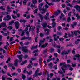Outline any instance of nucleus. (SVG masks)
Here are the masks:
<instances>
[{"mask_svg":"<svg viewBox=\"0 0 80 80\" xmlns=\"http://www.w3.org/2000/svg\"><path fill=\"white\" fill-rule=\"evenodd\" d=\"M72 12L74 15H76L77 14H76L75 13V9H72Z\"/></svg>","mask_w":80,"mask_h":80,"instance_id":"8fccbe9b","label":"nucleus"},{"mask_svg":"<svg viewBox=\"0 0 80 80\" xmlns=\"http://www.w3.org/2000/svg\"><path fill=\"white\" fill-rule=\"evenodd\" d=\"M38 11V10L37 8L35 9L33 11V12H34V14H35V13H37V12Z\"/></svg>","mask_w":80,"mask_h":80,"instance_id":"e433bc0d","label":"nucleus"},{"mask_svg":"<svg viewBox=\"0 0 80 80\" xmlns=\"http://www.w3.org/2000/svg\"><path fill=\"white\" fill-rule=\"evenodd\" d=\"M74 64H72L71 66L72 67H76V65H77V62H74L73 63Z\"/></svg>","mask_w":80,"mask_h":80,"instance_id":"72a5a7b5","label":"nucleus"},{"mask_svg":"<svg viewBox=\"0 0 80 80\" xmlns=\"http://www.w3.org/2000/svg\"><path fill=\"white\" fill-rule=\"evenodd\" d=\"M68 53L66 51H65V52H64V51H62L61 52V55L62 56H63V55H64V54H65V55H68Z\"/></svg>","mask_w":80,"mask_h":80,"instance_id":"aec40b11","label":"nucleus"},{"mask_svg":"<svg viewBox=\"0 0 80 80\" xmlns=\"http://www.w3.org/2000/svg\"><path fill=\"white\" fill-rule=\"evenodd\" d=\"M52 46L54 48H55V47H56L57 48H60V46L58 45H57V44H56L54 42V43H52Z\"/></svg>","mask_w":80,"mask_h":80,"instance_id":"6e6552de","label":"nucleus"},{"mask_svg":"<svg viewBox=\"0 0 80 80\" xmlns=\"http://www.w3.org/2000/svg\"><path fill=\"white\" fill-rule=\"evenodd\" d=\"M4 27L5 28H7V26H6V23L5 22H2L0 24V28H1L2 27Z\"/></svg>","mask_w":80,"mask_h":80,"instance_id":"39448f33","label":"nucleus"},{"mask_svg":"<svg viewBox=\"0 0 80 80\" xmlns=\"http://www.w3.org/2000/svg\"><path fill=\"white\" fill-rule=\"evenodd\" d=\"M57 35H62V33H61L60 32H57Z\"/></svg>","mask_w":80,"mask_h":80,"instance_id":"774afa93","label":"nucleus"},{"mask_svg":"<svg viewBox=\"0 0 80 80\" xmlns=\"http://www.w3.org/2000/svg\"><path fill=\"white\" fill-rule=\"evenodd\" d=\"M6 18H8V19H7L6 18H3L4 20L6 21V20H7L8 21L9 20H11V17H10V16L9 15H8L6 16Z\"/></svg>","mask_w":80,"mask_h":80,"instance_id":"9b49d317","label":"nucleus"},{"mask_svg":"<svg viewBox=\"0 0 80 80\" xmlns=\"http://www.w3.org/2000/svg\"><path fill=\"white\" fill-rule=\"evenodd\" d=\"M54 70H57V69H58V68H57V65H55L54 66Z\"/></svg>","mask_w":80,"mask_h":80,"instance_id":"bf43d9fd","label":"nucleus"},{"mask_svg":"<svg viewBox=\"0 0 80 80\" xmlns=\"http://www.w3.org/2000/svg\"><path fill=\"white\" fill-rule=\"evenodd\" d=\"M12 30L13 31V32H12L11 33H12V34H15V32L16 30L15 29H13Z\"/></svg>","mask_w":80,"mask_h":80,"instance_id":"e2e57ef3","label":"nucleus"},{"mask_svg":"<svg viewBox=\"0 0 80 80\" xmlns=\"http://www.w3.org/2000/svg\"><path fill=\"white\" fill-rule=\"evenodd\" d=\"M55 51V49L53 48H50L49 52L50 53H52Z\"/></svg>","mask_w":80,"mask_h":80,"instance_id":"4be33fe9","label":"nucleus"},{"mask_svg":"<svg viewBox=\"0 0 80 80\" xmlns=\"http://www.w3.org/2000/svg\"><path fill=\"white\" fill-rule=\"evenodd\" d=\"M38 15L41 20L42 22H43V18H44L45 20H48L50 18L48 17L47 16V15L44 16V17H43V15H41L40 14H38Z\"/></svg>","mask_w":80,"mask_h":80,"instance_id":"f03ea898","label":"nucleus"},{"mask_svg":"<svg viewBox=\"0 0 80 80\" xmlns=\"http://www.w3.org/2000/svg\"><path fill=\"white\" fill-rule=\"evenodd\" d=\"M2 13L3 15H8L9 13H8L7 12H2Z\"/></svg>","mask_w":80,"mask_h":80,"instance_id":"bb28decb","label":"nucleus"},{"mask_svg":"<svg viewBox=\"0 0 80 80\" xmlns=\"http://www.w3.org/2000/svg\"><path fill=\"white\" fill-rule=\"evenodd\" d=\"M73 45L72 43H70L69 44H67L66 47H73Z\"/></svg>","mask_w":80,"mask_h":80,"instance_id":"ea45409f","label":"nucleus"},{"mask_svg":"<svg viewBox=\"0 0 80 80\" xmlns=\"http://www.w3.org/2000/svg\"><path fill=\"white\" fill-rule=\"evenodd\" d=\"M26 72V73L28 75H32V70H30L29 71V72H28V71H26V70H24L23 71L24 73H25Z\"/></svg>","mask_w":80,"mask_h":80,"instance_id":"423d86ee","label":"nucleus"},{"mask_svg":"<svg viewBox=\"0 0 80 80\" xmlns=\"http://www.w3.org/2000/svg\"><path fill=\"white\" fill-rule=\"evenodd\" d=\"M43 27H44V28H46L47 27V23L45 22L42 25Z\"/></svg>","mask_w":80,"mask_h":80,"instance_id":"2f4dec72","label":"nucleus"},{"mask_svg":"<svg viewBox=\"0 0 80 80\" xmlns=\"http://www.w3.org/2000/svg\"><path fill=\"white\" fill-rule=\"evenodd\" d=\"M28 55L26 54L23 56L24 58L26 59V58H28Z\"/></svg>","mask_w":80,"mask_h":80,"instance_id":"3c124183","label":"nucleus"},{"mask_svg":"<svg viewBox=\"0 0 80 80\" xmlns=\"http://www.w3.org/2000/svg\"><path fill=\"white\" fill-rule=\"evenodd\" d=\"M51 36H48L45 39L46 40H48V39H50V38H51Z\"/></svg>","mask_w":80,"mask_h":80,"instance_id":"6e6d98bb","label":"nucleus"},{"mask_svg":"<svg viewBox=\"0 0 80 80\" xmlns=\"http://www.w3.org/2000/svg\"><path fill=\"white\" fill-rule=\"evenodd\" d=\"M28 45H29V42H27L24 43V45L26 46H27Z\"/></svg>","mask_w":80,"mask_h":80,"instance_id":"864d4df0","label":"nucleus"},{"mask_svg":"<svg viewBox=\"0 0 80 80\" xmlns=\"http://www.w3.org/2000/svg\"><path fill=\"white\" fill-rule=\"evenodd\" d=\"M25 33V32L24 31H22V34L21 35V36L22 37L24 35V34Z\"/></svg>","mask_w":80,"mask_h":80,"instance_id":"338daca9","label":"nucleus"},{"mask_svg":"<svg viewBox=\"0 0 80 80\" xmlns=\"http://www.w3.org/2000/svg\"><path fill=\"white\" fill-rule=\"evenodd\" d=\"M18 75V73H15V72H13V73L12 74V76H16Z\"/></svg>","mask_w":80,"mask_h":80,"instance_id":"c9c22d12","label":"nucleus"},{"mask_svg":"<svg viewBox=\"0 0 80 80\" xmlns=\"http://www.w3.org/2000/svg\"><path fill=\"white\" fill-rule=\"evenodd\" d=\"M74 57H76V58H80V55L78 54H76L75 55H74Z\"/></svg>","mask_w":80,"mask_h":80,"instance_id":"473e14b6","label":"nucleus"},{"mask_svg":"<svg viewBox=\"0 0 80 80\" xmlns=\"http://www.w3.org/2000/svg\"><path fill=\"white\" fill-rule=\"evenodd\" d=\"M68 7H73V6L72 4H70V3H69L68 4Z\"/></svg>","mask_w":80,"mask_h":80,"instance_id":"4d7b16f0","label":"nucleus"},{"mask_svg":"<svg viewBox=\"0 0 80 80\" xmlns=\"http://www.w3.org/2000/svg\"><path fill=\"white\" fill-rule=\"evenodd\" d=\"M67 21L68 22H71V18H70V17H68Z\"/></svg>","mask_w":80,"mask_h":80,"instance_id":"c756f323","label":"nucleus"},{"mask_svg":"<svg viewBox=\"0 0 80 80\" xmlns=\"http://www.w3.org/2000/svg\"><path fill=\"white\" fill-rule=\"evenodd\" d=\"M38 48V46H32L31 47V50H33V49H37Z\"/></svg>","mask_w":80,"mask_h":80,"instance_id":"412c9836","label":"nucleus"},{"mask_svg":"<svg viewBox=\"0 0 80 80\" xmlns=\"http://www.w3.org/2000/svg\"><path fill=\"white\" fill-rule=\"evenodd\" d=\"M33 65V63L29 64L27 66V68H31L32 67V66Z\"/></svg>","mask_w":80,"mask_h":80,"instance_id":"a211bd4d","label":"nucleus"},{"mask_svg":"<svg viewBox=\"0 0 80 80\" xmlns=\"http://www.w3.org/2000/svg\"><path fill=\"white\" fill-rule=\"evenodd\" d=\"M24 1L23 2V5H26V4L27 3V0H23ZM28 1H29L30 0H27Z\"/></svg>","mask_w":80,"mask_h":80,"instance_id":"a18cd8bd","label":"nucleus"},{"mask_svg":"<svg viewBox=\"0 0 80 80\" xmlns=\"http://www.w3.org/2000/svg\"><path fill=\"white\" fill-rule=\"evenodd\" d=\"M77 33H78L79 34H80V30L75 31H74V33L75 36H77Z\"/></svg>","mask_w":80,"mask_h":80,"instance_id":"dca6fc26","label":"nucleus"},{"mask_svg":"<svg viewBox=\"0 0 80 80\" xmlns=\"http://www.w3.org/2000/svg\"><path fill=\"white\" fill-rule=\"evenodd\" d=\"M76 17L77 20H79V19H80V16L78 15V13L76 14Z\"/></svg>","mask_w":80,"mask_h":80,"instance_id":"7c9ffc66","label":"nucleus"},{"mask_svg":"<svg viewBox=\"0 0 80 80\" xmlns=\"http://www.w3.org/2000/svg\"><path fill=\"white\" fill-rule=\"evenodd\" d=\"M14 24L16 29H18L19 27V22L18 21H17L15 22Z\"/></svg>","mask_w":80,"mask_h":80,"instance_id":"20e7f679","label":"nucleus"},{"mask_svg":"<svg viewBox=\"0 0 80 80\" xmlns=\"http://www.w3.org/2000/svg\"><path fill=\"white\" fill-rule=\"evenodd\" d=\"M49 66L50 67V68H52L53 67V64L51 62H50L49 64Z\"/></svg>","mask_w":80,"mask_h":80,"instance_id":"4c0bfd02","label":"nucleus"},{"mask_svg":"<svg viewBox=\"0 0 80 80\" xmlns=\"http://www.w3.org/2000/svg\"><path fill=\"white\" fill-rule=\"evenodd\" d=\"M45 35H46V34H44V33H43V34L41 33H40V37H41V38H43V36Z\"/></svg>","mask_w":80,"mask_h":80,"instance_id":"f704fd0d","label":"nucleus"},{"mask_svg":"<svg viewBox=\"0 0 80 80\" xmlns=\"http://www.w3.org/2000/svg\"><path fill=\"white\" fill-rule=\"evenodd\" d=\"M48 43H46L45 44H43L42 45L41 44V48H45V47H46L48 45Z\"/></svg>","mask_w":80,"mask_h":80,"instance_id":"f3484780","label":"nucleus"},{"mask_svg":"<svg viewBox=\"0 0 80 80\" xmlns=\"http://www.w3.org/2000/svg\"><path fill=\"white\" fill-rule=\"evenodd\" d=\"M66 63V62H64L63 63L62 62H61L60 64V66H62L63 65H64V64H65Z\"/></svg>","mask_w":80,"mask_h":80,"instance_id":"680f3d73","label":"nucleus"},{"mask_svg":"<svg viewBox=\"0 0 80 80\" xmlns=\"http://www.w3.org/2000/svg\"><path fill=\"white\" fill-rule=\"evenodd\" d=\"M26 22H27V21L25 20H20V22H21V23H25Z\"/></svg>","mask_w":80,"mask_h":80,"instance_id":"37998d69","label":"nucleus"},{"mask_svg":"<svg viewBox=\"0 0 80 80\" xmlns=\"http://www.w3.org/2000/svg\"><path fill=\"white\" fill-rule=\"evenodd\" d=\"M80 42V39H78L77 41H75V43L76 45H78V44L79 42Z\"/></svg>","mask_w":80,"mask_h":80,"instance_id":"b1692460","label":"nucleus"},{"mask_svg":"<svg viewBox=\"0 0 80 80\" xmlns=\"http://www.w3.org/2000/svg\"><path fill=\"white\" fill-rule=\"evenodd\" d=\"M31 7L32 8V9H33V7H35V5H33V4H31Z\"/></svg>","mask_w":80,"mask_h":80,"instance_id":"69168bd1","label":"nucleus"},{"mask_svg":"<svg viewBox=\"0 0 80 80\" xmlns=\"http://www.w3.org/2000/svg\"><path fill=\"white\" fill-rule=\"evenodd\" d=\"M45 42V38H44L43 40H40V42L39 43V47H41V45L43 44Z\"/></svg>","mask_w":80,"mask_h":80,"instance_id":"9d476101","label":"nucleus"},{"mask_svg":"<svg viewBox=\"0 0 80 80\" xmlns=\"http://www.w3.org/2000/svg\"><path fill=\"white\" fill-rule=\"evenodd\" d=\"M43 6V3H41L38 6V9L39 11H41L42 10V7Z\"/></svg>","mask_w":80,"mask_h":80,"instance_id":"f8f14e48","label":"nucleus"},{"mask_svg":"<svg viewBox=\"0 0 80 80\" xmlns=\"http://www.w3.org/2000/svg\"><path fill=\"white\" fill-rule=\"evenodd\" d=\"M21 77L23 80H25V78H26V76H25V74H22Z\"/></svg>","mask_w":80,"mask_h":80,"instance_id":"393cba45","label":"nucleus"},{"mask_svg":"<svg viewBox=\"0 0 80 80\" xmlns=\"http://www.w3.org/2000/svg\"><path fill=\"white\" fill-rule=\"evenodd\" d=\"M30 27V24H28V25H26V27L25 29V31H27L28 30V28Z\"/></svg>","mask_w":80,"mask_h":80,"instance_id":"cd10ccee","label":"nucleus"},{"mask_svg":"<svg viewBox=\"0 0 80 80\" xmlns=\"http://www.w3.org/2000/svg\"><path fill=\"white\" fill-rule=\"evenodd\" d=\"M17 57L20 60V62H21L22 61L23 59V55L21 54V55H18Z\"/></svg>","mask_w":80,"mask_h":80,"instance_id":"1a4fd4ad","label":"nucleus"},{"mask_svg":"<svg viewBox=\"0 0 80 80\" xmlns=\"http://www.w3.org/2000/svg\"><path fill=\"white\" fill-rule=\"evenodd\" d=\"M49 29L48 28H46L44 30V32H44V34H46L47 35H49V33H50V32H49Z\"/></svg>","mask_w":80,"mask_h":80,"instance_id":"ddd939ff","label":"nucleus"},{"mask_svg":"<svg viewBox=\"0 0 80 80\" xmlns=\"http://www.w3.org/2000/svg\"><path fill=\"white\" fill-rule=\"evenodd\" d=\"M32 3L33 4H36V3H37V0H32Z\"/></svg>","mask_w":80,"mask_h":80,"instance_id":"5fc2aeb1","label":"nucleus"},{"mask_svg":"<svg viewBox=\"0 0 80 80\" xmlns=\"http://www.w3.org/2000/svg\"><path fill=\"white\" fill-rule=\"evenodd\" d=\"M0 9L1 10H5V8H3V6H0Z\"/></svg>","mask_w":80,"mask_h":80,"instance_id":"09e8293b","label":"nucleus"},{"mask_svg":"<svg viewBox=\"0 0 80 80\" xmlns=\"http://www.w3.org/2000/svg\"><path fill=\"white\" fill-rule=\"evenodd\" d=\"M19 44L22 47V48H21V50H22L23 52H28V50L27 49V46H23L24 44L22 42H19Z\"/></svg>","mask_w":80,"mask_h":80,"instance_id":"f257e3e1","label":"nucleus"},{"mask_svg":"<svg viewBox=\"0 0 80 80\" xmlns=\"http://www.w3.org/2000/svg\"><path fill=\"white\" fill-rule=\"evenodd\" d=\"M37 38H38V36H37L36 38H35V42H38V39H37Z\"/></svg>","mask_w":80,"mask_h":80,"instance_id":"0e129e2a","label":"nucleus"},{"mask_svg":"<svg viewBox=\"0 0 80 80\" xmlns=\"http://www.w3.org/2000/svg\"><path fill=\"white\" fill-rule=\"evenodd\" d=\"M57 39H59V36H58L56 38H54V41H57Z\"/></svg>","mask_w":80,"mask_h":80,"instance_id":"49530a36","label":"nucleus"},{"mask_svg":"<svg viewBox=\"0 0 80 80\" xmlns=\"http://www.w3.org/2000/svg\"><path fill=\"white\" fill-rule=\"evenodd\" d=\"M77 24V22H74L73 24L71 25V27L72 28H74V27H76V25Z\"/></svg>","mask_w":80,"mask_h":80,"instance_id":"2eb2a0df","label":"nucleus"},{"mask_svg":"<svg viewBox=\"0 0 80 80\" xmlns=\"http://www.w3.org/2000/svg\"><path fill=\"white\" fill-rule=\"evenodd\" d=\"M61 16H60V20H62V17H64V14H63L62 13H61Z\"/></svg>","mask_w":80,"mask_h":80,"instance_id":"c85d7f7f","label":"nucleus"},{"mask_svg":"<svg viewBox=\"0 0 80 80\" xmlns=\"http://www.w3.org/2000/svg\"><path fill=\"white\" fill-rule=\"evenodd\" d=\"M42 58L41 57H40V58L39 59V63L40 64H41V63H42Z\"/></svg>","mask_w":80,"mask_h":80,"instance_id":"c03bdc74","label":"nucleus"},{"mask_svg":"<svg viewBox=\"0 0 80 80\" xmlns=\"http://www.w3.org/2000/svg\"><path fill=\"white\" fill-rule=\"evenodd\" d=\"M38 74L36 73H35L33 75V77H38Z\"/></svg>","mask_w":80,"mask_h":80,"instance_id":"603ef678","label":"nucleus"},{"mask_svg":"<svg viewBox=\"0 0 80 80\" xmlns=\"http://www.w3.org/2000/svg\"><path fill=\"white\" fill-rule=\"evenodd\" d=\"M77 2L79 4H80V0H79L78 2H77L76 0H73V2H72V5H73L75 3Z\"/></svg>","mask_w":80,"mask_h":80,"instance_id":"6ab92c4d","label":"nucleus"},{"mask_svg":"<svg viewBox=\"0 0 80 80\" xmlns=\"http://www.w3.org/2000/svg\"><path fill=\"white\" fill-rule=\"evenodd\" d=\"M60 13V10H58L55 12V13H54V15L56 16L58 15V14Z\"/></svg>","mask_w":80,"mask_h":80,"instance_id":"4468645a","label":"nucleus"},{"mask_svg":"<svg viewBox=\"0 0 80 80\" xmlns=\"http://www.w3.org/2000/svg\"><path fill=\"white\" fill-rule=\"evenodd\" d=\"M12 28L13 26H10L8 27V29H9L10 30L12 29Z\"/></svg>","mask_w":80,"mask_h":80,"instance_id":"a19ab883","label":"nucleus"},{"mask_svg":"<svg viewBox=\"0 0 80 80\" xmlns=\"http://www.w3.org/2000/svg\"><path fill=\"white\" fill-rule=\"evenodd\" d=\"M61 29H62V27L60 26H58V31H60V30H61Z\"/></svg>","mask_w":80,"mask_h":80,"instance_id":"79ce46f5","label":"nucleus"},{"mask_svg":"<svg viewBox=\"0 0 80 80\" xmlns=\"http://www.w3.org/2000/svg\"><path fill=\"white\" fill-rule=\"evenodd\" d=\"M21 40H28L29 41H30L31 40H32V38L31 37H22L20 39Z\"/></svg>","mask_w":80,"mask_h":80,"instance_id":"7ed1b4c3","label":"nucleus"},{"mask_svg":"<svg viewBox=\"0 0 80 80\" xmlns=\"http://www.w3.org/2000/svg\"><path fill=\"white\" fill-rule=\"evenodd\" d=\"M74 7L77 10L80 12V6H79L78 5H77L74 6Z\"/></svg>","mask_w":80,"mask_h":80,"instance_id":"0eeeda50","label":"nucleus"},{"mask_svg":"<svg viewBox=\"0 0 80 80\" xmlns=\"http://www.w3.org/2000/svg\"><path fill=\"white\" fill-rule=\"evenodd\" d=\"M1 33L3 34V36H7V33L6 32L4 33V32L3 31H1Z\"/></svg>","mask_w":80,"mask_h":80,"instance_id":"a878e982","label":"nucleus"},{"mask_svg":"<svg viewBox=\"0 0 80 80\" xmlns=\"http://www.w3.org/2000/svg\"><path fill=\"white\" fill-rule=\"evenodd\" d=\"M52 27L54 28L55 27V25H56V23H55V22H53L52 23Z\"/></svg>","mask_w":80,"mask_h":80,"instance_id":"de8ad7c7","label":"nucleus"},{"mask_svg":"<svg viewBox=\"0 0 80 80\" xmlns=\"http://www.w3.org/2000/svg\"><path fill=\"white\" fill-rule=\"evenodd\" d=\"M14 23H15V21H14V20H12L9 22L8 25H9L10 26L11 25L13 24Z\"/></svg>","mask_w":80,"mask_h":80,"instance_id":"5701e85b","label":"nucleus"},{"mask_svg":"<svg viewBox=\"0 0 80 80\" xmlns=\"http://www.w3.org/2000/svg\"><path fill=\"white\" fill-rule=\"evenodd\" d=\"M75 48H73V50L72 51V54H75Z\"/></svg>","mask_w":80,"mask_h":80,"instance_id":"13d9d810","label":"nucleus"},{"mask_svg":"<svg viewBox=\"0 0 80 80\" xmlns=\"http://www.w3.org/2000/svg\"><path fill=\"white\" fill-rule=\"evenodd\" d=\"M47 49H46L43 50V53L44 55H45V54H47Z\"/></svg>","mask_w":80,"mask_h":80,"instance_id":"58836bf2","label":"nucleus"},{"mask_svg":"<svg viewBox=\"0 0 80 80\" xmlns=\"http://www.w3.org/2000/svg\"><path fill=\"white\" fill-rule=\"evenodd\" d=\"M38 52V49L36 50H35L33 51L32 53L33 54L35 53H36V52Z\"/></svg>","mask_w":80,"mask_h":80,"instance_id":"052dcab7","label":"nucleus"}]
</instances>
